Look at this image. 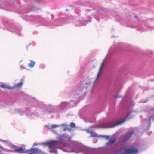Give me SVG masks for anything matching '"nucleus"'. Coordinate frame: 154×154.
<instances>
[{
    "mask_svg": "<svg viewBox=\"0 0 154 154\" xmlns=\"http://www.w3.org/2000/svg\"><path fill=\"white\" fill-rule=\"evenodd\" d=\"M123 152L125 154H137L138 152V150L134 147H131L128 149H123Z\"/></svg>",
    "mask_w": 154,
    "mask_h": 154,
    "instance_id": "7ed1b4c3",
    "label": "nucleus"
},
{
    "mask_svg": "<svg viewBox=\"0 0 154 154\" xmlns=\"http://www.w3.org/2000/svg\"><path fill=\"white\" fill-rule=\"evenodd\" d=\"M13 152L19 153H23L26 152L24 151V149L22 147H21L15 149L13 151Z\"/></svg>",
    "mask_w": 154,
    "mask_h": 154,
    "instance_id": "423d86ee",
    "label": "nucleus"
},
{
    "mask_svg": "<svg viewBox=\"0 0 154 154\" xmlns=\"http://www.w3.org/2000/svg\"><path fill=\"white\" fill-rule=\"evenodd\" d=\"M104 64H105V61H104V60L103 61L102 63V64L101 65V66L100 68V69H99V71L97 74V76L96 80H97L100 77V75L101 74L102 70L103 69V67Z\"/></svg>",
    "mask_w": 154,
    "mask_h": 154,
    "instance_id": "39448f33",
    "label": "nucleus"
},
{
    "mask_svg": "<svg viewBox=\"0 0 154 154\" xmlns=\"http://www.w3.org/2000/svg\"><path fill=\"white\" fill-rule=\"evenodd\" d=\"M116 140V139H114L113 140L110 139L108 143H109L111 144H113V143H114L115 142Z\"/></svg>",
    "mask_w": 154,
    "mask_h": 154,
    "instance_id": "f8f14e48",
    "label": "nucleus"
},
{
    "mask_svg": "<svg viewBox=\"0 0 154 154\" xmlns=\"http://www.w3.org/2000/svg\"><path fill=\"white\" fill-rule=\"evenodd\" d=\"M120 97H121L120 96H116V98H119Z\"/></svg>",
    "mask_w": 154,
    "mask_h": 154,
    "instance_id": "6ab92c4d",
    "label": "nucleus"
},
{
    "mask_svg": "<svg viewBox=\"0 0 154 154\" xmlns=\"http://www.w3.org/2000/svg\"><path fill=\"white\" fill-rule=\"evenodd\" d=\"M29 151L32 153H41V152L38 150L37 149L35 148L34 149H31L29 150Z\"/></svg>",
    "mask_w": 154,
    "mask_h": 154,
    "instance_id": "6e6552de",
    "label": "nucleus"
},
{
    "mask_svg": "<svg viewBox=\"0 0 154 154\" xmlns=\"http://www.w3.org/2000/svg\"><path fill=\"white\" fill-rule=\"evenodd\" d=\"M134 131H132L130 132H128L122 136V140L123 141H125L131 136L134 133Z\"/></svg>",
    "mask_w": 154,
    "mask_h": 154,
    "instance_id": "20e7f679",
    "label": "nucleus"
},
{
    "mask_svg": "<svg viewBox=\"0 0 154 154\" xmlns=\"http://www.w3.org/2000/svg\"><path fill=\"white\" fill-rule=\"evenodd\" d=\"M125 121V119L122 120H119L117 122L107 123L102 125V127L104 128H110L114 127L123 123Z\"/></svg>",
    "mask_w": 154,
    "mask_h": 154,
    "instance_id": "f257e3e1",
    "label": "nucleus"
},
{
    "mask_svg": "<svg viewBox=\"0 0 154 154\" xmlns=\"http://www.w3.org/2000/svg\"><path fill=\"white\" fill-rule=\"evenodd\" d=\"M35 64V62L32 61H30V63L28 64V66L31 68H32L34 66Z\"/></svg>",
    "mask_w": 154,
    "mask_h": 154,
    "instance_id": "9d476101",
    "label": "nucleus"
},
{
    "mask_svg": "<svg viewBox=\"0 0 154 154\" xmlns=\"http://www.w3.org/2000/svg\"><path fill=\"white\" fill-rule=\"evenodd\" d=\"M70 126L72 128H74L75 126V123L72 122L70 124Z\"/></svg>",
    "mask_w": 154,
    "mask_h": 154,
    "instance_id": "ddd939ff",
    "label": "nucleus"
},
{
    "mask_svg": "<svg viewBox=\"0 0 154 154\" xmlns=\"http://www.w3.org/2000/svg\"><path fill=\"white\" fill-rule=\"evenodd\" d=\"M86 131L87 133L90 134H91V137H97V135L96 134L94 133L91 131L88 130H86Z\"/></svg>",
    "mask_w": 154,
    "mask_h": 154,
    "instance_id": "1a4fd4ad",
    "label": "nucleus"
},
{
    "mask_svg": "<svg viewBox=\"0 0 154 154\" xmlns=\"http://www.w3.org/2000/svg\"><path fill=\"white\" fill-rule=\"evenodd\" d=\"M23 85V82H21L20 83H17L15 86V87L17 88H21V86Z\"/></svg>",
    "mask_w": 154,
    "mask_h": 154,
    "instance_id": "9b49d317",
    "label": "nucleus"
},
{
    "mask_svg": "<svg viewBox=\"0 0 154 154\" xmlns=\"http://www.w3.org/2000/svg\"><path fill=\"white\" fill-rule=\"evenodd\" d=\"M0 86L2 88H6L8 90H12L15 88L14 87H10L5 85V84H2L0 85Z\"/></svg>",
    "mask_w": 154,
    "mask_h": 154,
    "instance_id": "0eeeda50",
    "label": "nucleus"
},
{
    "mask_svg": "<svg viewBox=\"0 0 154 154\" xmlns=\"http://www.w3.org/2000/svg\"><path fill=\"white\" fill-rule=\"evenodd\" d=\"M0 154H3L2 153V151H1V150H0Z\"/></svg>",
    "mask_w": 154,
    "mask_h": 154,
    "instance_id": "a211bd4d",
    "label": "nucleus"
},
{
    "mask_svg": "<svg viewBox=\"0 0 154 154\" xmlns=\"http://www.w3.org/2000/svg\"><path fill=\"white\" fill-rule=\"evenodd\" d=\"M102 137L106 139H109L110 137L109 136H102Z\"/></svg>",
    "mask_w": 154,
    "mask_h": 154,
    "instance_id": "4468645a",
    "label": "nucleus"
},
{
    "mask_svg": "<svg viewBox=\"0 0 154 154\" xmlns=\"http://www.w3.org/2000/svg\"><path fill=\"white\" fill-rule=\"evenodd\" d=\"M67 129V128L66 127H65V128H64V131H65Z\"/></svg>",
    "mask_w": 154,
    "mask_h": 154,
    "instance_id": "f3484780",
    "label": "nucleus"
},
{
    "mask_svg": "<svg viewBox=\"0 0 154 154\" xmlns=\"http://www.w3.org/2000/svg\"><path fill=\"white\" fill-rule=\"evenodd\" d=\"M29 154H32V153H29Z\"/></svg>",
    "mask_w": 154,
    "mask_h": 154,
    "instance_id": "412c9836",
    "label": "nucleus"
},
{
    "mask_svg": "<svg viewBox=\"0 0 154 154\" xmlns=\"http://www.w3.org/2000/svg\"><path fill=\"white\" fill-rule=\"evenodd\" d=\"M57 143L58 142L56 141H54L47 143L51 152L55 153H57L56 149Z\"/></svg>",
    "mask_w": 154,
    "mask_h": 154,
    "instance_id": "f03ea898",
    "label": "nucleus"
},
{
    "mask_svg": "<svg viewBox=\"0 0 154 154\" xmlns=\"http://www.w3.org/2000/svg\"><path fill=\"white\" fill-rule=\"evenodd\" d=\"M72 152H75V153H79V152H81V151L80 150H78L77 151H72Z\"/></svg>",
    "mask_w": 154,
    "mask_h": 154,
    "instance_id": "dca6fc26",
    "label": "nucleus"
},
{
    "mask_svg": "<svg viewBox=\"0 0 154 154\" xmlns=\"http://www.w3.org/2000/svg\"><path fill=\"white\" fill-rule=\"evenodd\" d=\"M58 126H59L58 125H52L51 128H56V127H57Z\"/></svg>",
    "mask_w": 154,
    "mask_h": 154,
    "instance_id": "2eb2a0df",
    "label": "nucleus"
},
{
    "mask_svg": "<svg viewBox=\"0 0 154 154\" xmlns=\"http://www.w3.org/2000/svg\"><path fill=\"white\" fill-rule=\"evenodd\" d=\"M2 149H4V148H2Z\"/></svg>",
    "mask_w": 154,
    "mask_h": 154,
    "instance_id": "4be33fe9",
    "label": "nucleus"
},
{
    "mask_svg": "<svg viewBox=\"0 0 154 154\" xmlns=\"http://www.w3.org/2000/svg\"><path fill=\"white\" fill-rule=\"evenodd\" d=\"M153 116H150V119H152V117H153Z\"/></svg>",
    "mask_w": 154,
    "mask_h": 154,
    "instance_id": "aec40b11",
    "label": "nucleus"
}]
</instances>
